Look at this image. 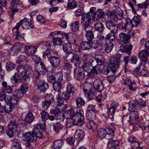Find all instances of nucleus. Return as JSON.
<instances>
[{"label":"nucleus","mask_w":149,"mask_h":149,"mask_svg":"<svg viewBox=\"0 0 149 149\" xmlns=\"http://www.w3.org/2000/svg\"><path fill=\"white\" fill-rule=\"evenodd\" d=\"M83 111L81 109L75 108L68 110L65 114L68 119L66 127L68 128L73 125L81 126L84 123Z\"/></svg>","instance_id":"f257e3e1"},{"label":"nucleus","mask_w":149,"mask_h":149,"mask_svg":"<svg viewBox=\"0 0 149 149\" xmlns=\"http://www.w3.org/2000/svg\"><path fill=\"white\" fill-rule=\"evenodd\" d=\"M140 21L139 18L138 17L135 16L132 20L130 19H127L125 23L120 22L118 25L119 29L122 31L130 33L133 27L137 26L139 24Z\"/></svg>","instance_id":"f03ea898"},{"label":"nucleus","mask_w":149,"mask_h":149,"mask_svg":"<svg viewBox=\"0 0 149 149\" xmlns=\"http://www.w3.org/2000/svg\"><path fill=\"white\" fill-rule=\"evenodd\" d=\"M115 128L112 124L108 125L106 129L100 128L98 131V135L100 138L109 140L114 137Z\"/></svg>","instance_id":"7ed1b4c3"},{"label":"nucleus","mask_w":149,"mask_h":149,"mask_svg":"<svg viewBox=\"0 0 149 149\" xmlns=\"http://www.w3.org/2000/svg\"><path fill=\"white\" fill-rule=\"evenodd\" d=\"M35 73L33 77L37 79H38L41 75H44L48 72V69L45 65L42 62H36L34 63Z\"/></svg>","instance_id":"20e7f679"},{"label":"nucleus","mask_w":149,"mask_h":149,"mask_svg":"<svg viewBox=\"0 0 149 149\" xmlns=\"http://www.w3.org/2000/svg\"><path fill=\"white\" fill-rule=\"evenodd\" d=\"M31 22L30 19L24 18L23 19L21 20L19 23H17L16 25L13 28V31L14 35L15 36V38H17L19 35L18 29L21 25H22L23 29H29V25Z\"/></svg>","instance_id":"39448f33"},{"label":"nucleus","mask_w":149,"mask_h":149,"mask_svg":"<svg viewBox=\"0 0 149 149\" xmlns=\"http://www.w3.org/2000/svg\"><path fill=\"white\" fill-rule=\"evenodd\" d=\"M91 16L92 15L90 11L87 13H83L81 15V22L82 24L83 29H89L92 26L90 25Z\"/></svg>","instance_id":"423d86ee"},{"label":"nucleus","mask_w":149,"mask_h":149,"mask_svg":"<svg viewBox=\"0 0 149 149\" xmlns=\"http://www.w3.org/2000/svg\"><path fill=\"white\" fill-rule=\"evenodd\" d=\"M45 125L39 123L35 125L32 132L37 138L41 139L43 135V132L45 129Z\"/></svg>","instance_id":"0eeeda50"},{"label":"nucleus","mask_w":149,"mask_h":149,"mask_svg":"<svg viewBox=\"0 0 149 149\" xmlns=\"http://www.w3.org/2000/svg\"><path fill=\"white\" fill-rule=\"evenodd\" d=\"M71 95L66 91L65 92L62 93L59 92L58 95L56 97V98L58 101V106H62V104H63L64 102L63 100H68L71 97Z\"/></svg>","instance_id":"6e6552de"},{"label":"nucleus","mask_w":149,"mask_h":149,"mask_svg":"<svg viewBox=\"0 0 149 149\" xmlns=\"http://www.w3.org/2000/svg\"><path fill=\"white\" fill-rule=\"evenodd\" d=\"M95 7H93L90 8V11L92 14V19L97 20L98 19H101L104 16V13L102 10L98 9L96 11Z\"/></svg>","instance_id":"1a4fd4ad"},{"label":"nucleus","mask_w":149,"mask_h":149,"mask_svg":"<svg viewBox=\"0 0 149 149\" xmlns=\"http://www.w3.org/2000/svg\"><path fill=\"white\" fill-rule=\"evenodd\" d=\"M74 75L75 79L79 80H82L85 77L84 72L82 71L81 68L79 67H77L74 69Z\"/></svg>","instance_id":"9d476101"},{"label":"nucleus","mask_w":149,"mask_h":149,"mask_svg":"<svg viewBox=\"0 0 149 149\" xmlns=\"http://www.w3.org/2000/svg\"><path fill=\"white\" fill-rule=\"evenodd\" d=\"M138 57L140 59V65H143L145 67V65L148 63V56L146 54L145 50H142L139 52Z\"/></svg>","instance_id":"9b49d317"},{"label":"nucleus","mask_w":149,"mask_h":149,"mask_svg":"<svg viewBox=\"0 0 149 149\" xmlns=\"http://www.w3.org/2000/svg\"><path fill=\"white\" fill-rule=\"evenodd\" d=\"M94 88L100 93L104 89V86L102 84V81L100 79H95L93 83Z\"/></svg>","instance_id":"f8f14e48"},{"label":"nucleus","mask_w":149,"mask_h":149,"mask_svg":"<svg viewBox=\"0 0 149 149\" xmlns=\"http://www.w3.org/2000/svg\"><path fill=\"white\" fill-rule=\"evenodd\" d=\"M125 84L130 90L133 91L136 90V88L134 86L136 85L135 81H132L130 79L127 78L125 80Z\"/></svg>","instance_id":"ddd939ff"},{"label":"nucleus","mask_w":149,"mask_h":149,"mask_svg":"<svg viewBox=\"0 0 149 149\" xmlns=\"http://www.w3.org/2000/svg\"><path fill=\"white\" fill-rule=\"evenodd\" d=\"M38 89L41 92H45L49 88L48 83L43 80L40 81L37 84Z\"/></svg>","instance_id":"4468645a"},{"label":"nucleus","mask_w":149,"mask_h":149,"mask_svg":"<svg viewBox=\"0 0 149 149\" xmlns=\"http://www.w3.org/2000/svg\"><path fill=\"white\" fill-rule=\"evenodd\" d=\"M120 40L124 42L125 45H123V47H132V45L129 46L127 44L129 42V37L128 35L123 33H120L118 36Z\"/></svg>","instance_id":"2eb2a0df"},{"label":"nucleus","mask_w":149,"mask_h":149,"mask_svg":"<svg viewBox=\"0 0 149 149\" xmlns=\"http://www.w3.org/2000/svg\"><path fill=\"white\" fill-rule=\"evenodd\" d=\"M100 93L95 89H92L89 92L85 94L87 97L90 100L95 99L98 95H100Z\"/></svg>","instance_id":"dca6fc26"},{"label":"nucleus","mask_w":149,"mask_h":149,"mask_svg":"<svg viewBox=\"0 0 149 149\" xmlns=\"http://www.w3.org/2000/svg\"><path fill=\"white\" fill-rule=\"evenodd\" d=\"M107 109V115H104V118L107 120L108 119H110L111 121H113L114 120V115L115 113L116 110L114 109L111 108V107H108Z\"/></svg>","instance_id":"f3484780"},{"label":"nucleus","mask_w":149,"mask_h":149,"mask_svg":"<svg viewBox=\"0 0 149 149\" xmlns=\"http://www.w3.org/2000/svg\"><path fill=\"white\" fill-rule=\"evenodd\" d=\"M122 57V55L118 52L116 56H114L110 59V64H116L120 65V63L122 61V60L121 61Z\"/></svg>","instance_id":"a211bd4d"},{"label":"nucleus","mask_w":149,"mask_h":149,"mask_svg":"<svg viewBox=\"0 0 149 149\" xmlns=\"http://www.w3.org/2000/svg\"><path fill=\"white\" fill-rule=\"evenodd\" d=\"M49 61L54 68H56L60 65L61 60L58 57L52 56Z\"/></svg>","instance_id":"6ab92c4d"},{"label":"nucleus","mask_w":149,"mask_h":149,"mask_svg":"<svg viewBox=\"0 0 149 149\" xmlns=\"http://www.w3.org/2000/svg\"><path fill=\"white\" fill-rule=\"evenodd\" d=\"M63 41L61 38H55V39L53 40L52 42H50L48 41L46 42V45L47 44L48 47H51L52 46L54 45H59L61 46L62 45Z\"/></svg>","instance_id":"aec40b11"},{"label":"nucleus","mask_w":149,"mask_h":149,"mask_svg":"<svg viewBox=\"0 0 149 149\" xmlns=\"http://www.w3.org/2000/svg\"><path fill=\"white\" fill-rule=\"evenodd\" d=\"M99 44L98 42L96 40H94L93 42L92 41L86 42L82 41L81 43V45L79 47L83 46H86L87 47H98Z\"/></svg>","instance_id":"412c9836"},{"label":"nucleus","mask_w":149,"mask_h":149,"mask_svg":"<svg viewBox=\"0 0 149 149\" xmlns=\"http://www.w3.org/2000/svg\"><path fill=\"white\" fill-rule=\"evenodd\" d=\"M89 29H85V28L83 29L86 32L85 36L87 39L89 40L88 41H92L94 37V34L92 31L93 27H91Z\"/></svg>","instance_id":"4be33fe9"},{"label":"nucleus","mask_w":149,"mask_h":149,"mask_svg":"<svg viewBox=\"0 0 149 149\" xmlns=\"http://www.w3.org/2000/svg\"><path fill=\"white\" fill-rule=\"evenodd\" d=\"M119 142L118 140L110 139L108 142V146L109 148L119 149Z\"/></svg>","instance_id":"5701e85b"},{"label":"nucleus","mask_w":149,"mask_h":149,"mask_svg":"<svg viewBox=\"0 0 149 149\" xmlns=\"http://www.w3.org/2000/svg\"><path fill=\"white\" fill-rule=\"evenodd\" d=\"M72 58L71 60L72 63L76 66H79L81 63V59L79 56L74 53L72 54Z\"/></svg>","instance_id":"b1692460"},{"label":"nucleus","mask_w":149,"mask_h":149,"mask_svg":"<svg viewBox=\"0 0 149 149\" xmlns=\"http://www.w3.org/2000/svg\"><path fill=\"white\" fill-rule=\"evenodd\" d=\"M85 133L82 130L79 129L77 130L74 134V138L79 141H81L84 136Z\"/></svg>","instance_id":"393cba45"},{"label":"nucleus","mask_w":149,"mask_h":149,"mask_svg":"<svg viewBox=\"0 0 149 149\" xmlns=\"http://www.w3.org/2000/svg\"><path fill=\"white\" fill-rule=\"evenodd\" d=\"M106 27L111 31H118V28L115 24L112 21L108 20L106 22Z\"/></svg>","instance_id":"a878e982"},{"label":"nucleus","mask_w":149,"mask_h":149,"mask_svg":"<svg viewBox=\"0 0 149 149\" xmlns=\"http://www.w3.org/2000/svg\"><path fill=\"white\" fill-rule=\"evenodd\" d=\"M24 136L27 141L31 142L36 141L37 138L36 136L33 134L32 132V133L30 132H26Z\"/></svg>","instance_id":"bb28decb"},{"label":"nucleus","mask_w":149,"mask_h":149,"mask_svg":"<svg viewBox=\"0 0 149 149\" xmlns=\"http://www.w3.org/2000/svg\"><path fill=\"white\" fill-rule=\"evenodd\" d=\"M19 100V98L14 94L12 97H7V103L10 102L11 105L13 106H15L17 104Z\"/></svg>","instance_id":"cd10ccee"},{"label":"nucleus","mask_w":149,"mask_h":149,"mask_svg":"<svg viewBox=\"0 0 149 149\" xmlns=\"http://www.w3.org/2000/svg\"><path fill=\"white\" fill-rule=\"evenodd\" d=\"M138 106L137 100H131L129 102V111L137 109Z\"/></svg>","instance_id":"c85d7f7f"},{"label":"nucleus","mask_w":149,"mask_h":149,"mask_svg":"<svg viewBox=\"0 0 149 149\" xmlns=\"http://www.w3.org/2000/svg\"><path fill=\"white\" fill-rule=\"evenodd\" d=\"M51 126L53 130L57 134L59 133L60 130L62 129L63 127V125L58 123H53Z\"/></svg>","instance_id":"c756f323"},{"label":"nucleus","mask_w":149,"mask_h":149,"mask_svg":"<svg viewBox=\"0 0 149 149\" xmlns=\"http://www.w3.org/2000/svg\"><path fill=\"white\" fill-rule=\"evenodd\" d=\"M95 58L98 65L100 66L105 62V58L102 55L97 54L95 56Z\"/></svg>","instance_id":"7c9ffc66"},{"label":"nucleus","mask_w":149,"mask_h":149,"mask_svg":"<svg viewBox=\"0 0 149 149\" xmlns=\"http://www.w3.org/2000/svg\"><path fill=\"white\" fill-rule=\"evenodd\" d=\"M75 101L76 104L78 108H80L84 106L85 102L81 97H77Z\"/></svg>","instance_id":"2f4dec72"},{"label":"nucleus","mask_w":149,"mask_h":149,"mask_svg":"<svg viewBox=\"0 0 149 149\" xmlns=\"http://www.w3.org/2000/svg\"><path fill=\"white\" fill-rule=\"evenodd\" d=\"M87 126L88 128L94 131L97 129L98 125L93 120H92L87 122Z\"/></svg>","instance_id":"473e14b6"},{"label":"nucleus","mask_w":149,"mask_h":149,"mask_svg":"<svg viewBox=\"0 0 149 149\" xmlns=\"http://www.w3.org/2000/svg\"><path fill=\"white\" fill-rule=\"evenodd\" d=\"M34 120V117L33 113L31 112L28 113L24 119L25 122L31 123H32Z\"/></svg>","instance_id":"72a5a7b5"},{"label":"nucleus","mask_w":149,"mask_h":149,"mask_svg":"<svg viewBox=\"0 0 149 149\" xmlns=\"http://www.w3.org/2000/svg\"><path fill=\"white\" fill-rule=\"evenodd\" d=\"M83 89L85 94L89 92L92 89V88L91 84L89 82H85L83 84Z\"/></svg>","instance_id":"f704fd0d"},{"label":"nucleus","mask_w":149,"mask_h":149,"mask_svg":"<svg viewBox=\"0 0 149 149\" xmlns=\"http://www.w3.org/2000/svg\"><path fill=\"white\" fill-rule=\"evenodd\" d=\"M104 25L100 22H97L94 25L95 29L99 31L100 33H102L104 30Z\"/></svg>","instance_id":"c9c22d12"},{"label":"nucleus","mask_w":149,"mask_h":149,"mask_svg":"<svg viewBox=\"0 0 149 149\" xmlns=\"http://www.w3.org/2000/svg\"><path fill=\"white\" fill-rule=\"evenodd\" d=\"M11 141L13 147L17 149H22L21 142L19 139H14L12 140Z\"/></svg>","instance_id":"e433bc0d"},{"label":"nucleus","mask_w":149,"mask_h":149,"mask_svg":"<svg viewBox=\"0 0 149 149\" xmlns=\"http://www.w3.org/2000/svg\"><path fill=\"white\" fill-rule=\"evenodd\" d=\"M118 31H111L106 36V38L110 40H113L116 38V34L118 32Z\"/></svg>","instance_id":"4c0bfd02"},{"label":"nucleus","mask_w":149,"mask_h":149,"mask_svg":"<svg viewBox=\"0 0 149 149\" xmlns=\"http://www.w3.org/2000/svg\"><path fill=\"white\" fill-rule=\"evenodd\" d=\"M3 85L2 91H5L8 93H10L12 92V89L10 86H8L6 82L3 81L2 83Z\"/></svg>","instance_id":"58836bf2"},{"label":"nucleus","mask_w":149,"mask_h":149,"mask_svg":"<svg viewBox=\"0 0 149 149\" xmlns=\"http://www.w3.org/2000/svg\"><path fill=\"white\" fill-rule=\"evenodd\" d=\"M91 63H84L82 65L83 70L87 72L91 71L92 68Z\"/></svg>","instance_id":"ea45409f"},{"label":"nucleus","mask_w":149,"mask_h":149,"mask_svg":"<svg viewBox=\"0 0 149 149\" xmlns=\"http://www.w3.org/2000/svg\"><path fill=\"white\" fill-rule=\"evenodd\" d=\"M63 144V142L62 140H58L54 142L53 146L54 149H60Z\"/></svg>","instance_id":"a19ab883"},{"label":"nucleus","mask_w":149,"mask_h":149,"mask_svg":"<svg viewBox=\"0 0 149 149\" xmlns=\"http://www.w3.org/2000/svg\"><path fill=\"white\" fill-rule=\"evenodd\" d=\"M53 87L54 90L59 92L61 90V83L59 81H55L53 84Z\"/></svg>","instance_id":"79ce46f5"},{"label":"nucleus","mask_w":149,"mask_h":149,"mask_svg":"<svg viewBox=\"0 0 149 149\" xmlns=\"http://www.w3.org/2000/svg\"><path fill=\"white\" fill-rule=\"evenodd\" d=\"M76 89L71 84L68 83L66 87V91L70 94L75 92Z\"/></svg>","instance_id":"37998d69"},{"label":"nucleus","mask_w":149,"mask_h":149,"mask_svg":"<svg viewBox=\"0 0 149 149\" xmlns=\"http://www.w3.org/2000/svg\"><path fill=\"white\" fill-rule=\"evenodd\" d=\"M16 70L19 75L22 76L23 74H25L26 69L24 66L22 65H19L16 69Z\"/></svg>","instance_id":"c03bdc74"},{"label":"nucleus","mask_w":149,"mask_h":149,"mask_svg":"<svg viewBox=\"0 0 149 149\" xmlns=\"http://www.w3.org/2000/svg\"><path fill=\"white\" fill-rule=\"evenodd\" d=\"M92 56L89 54H84L83 56L82 59V61L85 63H91Z\"/></svg>","instance_id":"a18cd8bd"},{"label":"nucleus","mask_w":149,"mask_h":149,"mask_svg":"<svg viewBox=\"0 0 149 149\" xmlns=\"http://www.w3.org/2000/svg\"><path fill=\"white\" fill-rule=\"evenodd\" d=\"M7 92H5V91L2 90L0 92V100L3 101L5 100V102L7 103L8 101L7 100V97H9L6 94Z\"/></svg>","instance_id":"49530a36"},{"label":"nucleus","mask_w":149,"mask_h":149,"mask_svg":"<svg viewBox=\"0 0 149 149\" xmlns=\"http://www.w3.org/2000/svg\"><path fill=\"white\" fill-rule=\"evenodd\" d=\"M74 0H72L71 1L70 0H69L67 4V6L68 8L72 9L77 7V3Z\"/></svg>","instance_id":"de8ad7c7"},{"label":"nucleus","mask_w":149,"mask_h":149,"mask_svg":"<svg viewBox=\"0 0 149 149\" xmlns=\"http://www.w3.org/2000/svg\"><path fill=\"white\" fill-rule=\"evenodd\" d=\"M45 100L51 104L54 101L53 96L51 93L47 94L45 96Z\"/></svg>","instance_id":"09e8293b"},{"label":"nucleus","mask_w":149,"mask_h":149,"mask_svg":"<svg viewBox=\"0 0 149 149\" xmlns=\"http://www.w3.org/2000/svg\"><path fill=\"white\" fill-rule=\"evenodd\" d=\"M15 67V64L12 62L8 61L6 63V68L7 71H11L14 70Z\"/></svg>","instance_id":"8fccbe9b"},{"label":"nucleus","mask_w":149,"mask_h":149,"mask_svg":"<svg viewBox=\"0 0 149 149\" xmlns=\"http://www.w3.org/2000/svg\"><path fill=\"white\" fill-rule=\"evenodd\" d=\"M72 65L69 62H65L63 66V68L67 71L70 72L72 69Z\"/></svg>","instance_id":"3c124183"},{"label":"nucleus","mask_w":149,"mask_h":149,"mask_svg":"<svg viewBox=\"0 0 149 149\" xmlns=\"http://www.w3.org/2000/svg\"><path fill=\"white\" fill-rule=\"evenodd\" d=\"M41 118L42 120L44 121V124H45V121L48 120V118L49 114L45 110H43L40 113Z\"/></svg>","instance_id":"603ef678"},{"label":"nucleus","mask_w":149,"mask_h":149,"mask_svg":"<svg viewBox=\"0 0 149 149\" xmlns=\"http://www.w3.org/2000/svg\"><path fill=\"white\" fill-rule=\"evenodd\" d=\"M100 67L101 66L100 65H97L94 67H92L91 70L94 74H99L101 72Z\"/></svg>","instance_id":"864d4df0"},{"label":"nucleus","mask_w":149,"mask_h":149,"mask_svg":"<svg viewBox=\"0 0 149 149\" xmlns=\"http://www.w3.org/2000/svg\"><path fill=\"white\" fill-rule=\"evenodd\" d=\"M37 48L35 47H27L26 50V53L28 56H30L34 54Z\"/></svg>","instance_id":"5fc2aeb1"},{"label":"nucleus","mask_w":149,"mask_h":149,"mask_svg":"<svg viewBox=\"0 0 149 149\" xmlns=\"http://www.w3.org/2000/svg\"><path fill=\"white\" fill-rule=\"evenodd\" d=\"M95 113L93 112V114L90 112H88L86 114V118L88 121L93 120L95 119Z\"/></svg>","instance_id":"6e6d98bb"},{"label":"nucleus","mask_w":149,"mask_h":149,"mask_svg":"<svg viewBox=\"0 0 149 149\" xmlns=\"http://www.w3.org/2000/svg\"><path fill=\"white\" fill-rule=\"evenodd\" d=\"M8 129L12 130L13 132H16L18 130V127L11 122L8 124Z\"/></svg>","instance_id":"4d7b16f0"},{"label":"nucleus","mask_w":149,"mask_h":149,"mask_svg":"<svg viewBox=\"0 0 149 149\" xmlns=\"http://www.w3.org/2000/svg\"><path fill=\"white\" fill-rule=\"evenodd\" d=\"M24 60L26 62H27L28 61V59L24 55H20L18 57L17 60V63L18 64H20L22 63V62Z\"/></svg>","instance_id":"13d9d810"},{"label":"nucleus","mask_w":149,"mask_h":149,"mask_svg":"<svg viewBox=\"0 0 149 149\" xmlns=\"http://www.w3.org/2000/svg\"><path fill=\"white\" fill-rule=\"evenodd\" d=\"M20 5L19 1L18 0H11L10 7L12 8L19 7Z\"/></svg>","instance_id":"bf43d9fd"},{"label":"nucleus","mask_w":149,"mask_h":149,"mask_svg":"<svg viewBox=\"0 0 149 149\" xmlns=\"http://www.w3.org/2000/svg\"><path fill=\"white\" fill-rule=\"evenodd\" d=\"M14 109V106L11 104L9 106L7 105L6 107L4 106L3 112L9 113L12 111Z\"/></svg>","instance_id":"052dcab7"},{"label":"nucleus","mask_w":149,"mask_h":149,"mask_svg":"<svg viewBox=\"0 0 149 149\" xmlns=\"http://www.w3.org/2000/svg\"><path fill=\"white\" fill-rule=\"evenodd\" d=\"M79 22H75L72 25V29L73 31H75L78 30L79 28Z\"/></svg>","instance_id":"680f3d73"},{"label":"nucleus","mask_w":149,"mask_h":149,"mask_svg":"<svg viewBox=\"0 0 149 149\" xmlns=\"http://www.w3.org/2000/svg\"><path fill=\"white\" fill-rule=\"evenodd\" d=\"M110 68L108 66H105L103 67L101 71V73L104 74H108L110 72Z\"/></svg>","instance_id":"e2e57ef3"},{"label":"nucleus","mask_w":149,"mask_h":149,"mask_svg":"<svg viewBox=\"0 0 149 149\" xmlns=\"http://www.w3.org/2000/svg\"><path fill=\"white\" fill-rule=\"evenodd\" d=\"M22 81L25 84H27L28 82L30 81V76L27 74H23L22 76Z\"/></svg>","instance_id":"0e129e2a"},{"label":"nucleus","mask_w":149,"mask_h":149,"mask_svg":"<svg viewBox=\"0 0 149 149\" xmlns=\"http://www.w3.org/2000/svg\"><path fill=\"white\" fill-rule=\"evenodd\" d=\"M129 117L132 118H139L138 111H131L130 113Z\"/></svg>","instance_id":"69168bd1"},{"label":"nucleus","mask_w":149,"mask_h":149,"mask_svg":"<svg viewBox=\"0 0 149 149\" xmlns=\"http://www.w3.org/2000/svg\"><path fill=\"white\" fill-rule=\"evenodd\" d=\"M110 65H112L110 68L112 72H115L118 70L119 65L116 64H110Z\"/></svg>","instance_id":"338daca9"},{"label":"nucleus","mask_w":149,"mask_h":149,"mask_svg":"<svg viewBox=\"0 0 149 149\" xmlns=\"http://www.w3.org/2000/svg\"><path fill=\"white\" fill-rule=\"evenodd\" d=\"M66 116L64 114L59 112L56 116V119L59 122H63L64 120V116Z\"/></svg>","instance_id":"774afa93"}]
</instances>
